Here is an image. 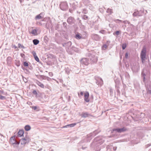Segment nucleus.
<instances>
[{
    "label": "nucleus",
    "instance_id": "obj_1",
    "mask_svg": "<svg viewBox=\"0 0 151 151\" xmlns=\"http://www.w3.org/2000/svg\"><path fill=\"white\" fill-rule=\"evenodd\" d=\"M146 50L145 47H144L141 52L140 53V57L142 60V61L143 63L145 60L146 56Z\"/></svg>",
    "mask_w": 151,
    "mask_h": 151
},
{
    "label": "nucleus",
    "instance_id": "obj_2",
    "mask_svg": "<svg viewBox=\"0 0 151 151\" xmlns=\"http://www.w3.org/2000/svg\"><path fill=\"white\" fill-rule=\"evenodd\" d=\"M10 143L13 145L14 147H17L18 145L19 144L20 142H17L15 139V136H14L11 137Z\"/></svg>",
    "mask_w": 151,
    "mask_h": 151
},
{
    "label": "nucleus",
    "instance_id": "obj_3",
    "mask_svg": "<svg viewBox=\"0 0 151 151\" xmlns=\"http://www.w3.org/2000/svg\"><path fill=\"white\" fill-rule=\"evenodd\" d=\"M89 59L91 61V63L92 64L96 63L97 61V56L93 54H89L88 55Z\"/></svg>",
    "mask_w": 151,
    "mask_h": 151
},
{
    "label": "nucleus",
    "instance_id": "obj_4",
    "mask_svg": "<svg viewBox=\"0 0 151 151\" xmlns=\"http://www.w3.org/2000/svg\"><path fill=\"white\" fill-rule=\"evenodd\" d=\"M60 7L62 10L65 11L67 10L68 8L67 3L65 2H61L60 4Z\"/></svg>",
    "mask_w": 151,
    "mask_h": 151
},
{
    "label": "nucleus",
    "instance_id": "obj_5",
    "mask_svg": "<svg viewBox=\"0 0 151 151\" xmlns=\"http://www.w3.org/2000/svg\"><path fill=\"white\" fill-rule=\"evenodd\" d=\"M77 50V48L75 47H72V48L71 47H68L66 50L67 52L69 54L71 55L73 54L74 51L76 52Z\"/></svg>",
    "mask_w": 151,
    "mask_h": 151
},
{
    "label": "nucleus",
    "instance_id": "obj_6",
    "mask_svg": "<svg viewBox=\"0 0 151 151\" xmlns=\"http://www.w3.org/2000/svg\"><path fill=\"white\" fill-rule=\"evenodd\" d=\"M127 129L126 128L124 127L122 128H116L113 129L112 130V132L114 131L118 133H121L122 132H124L126 131Z\"/></svg>",
    "mask_w": 151,
    "mask_h": 151
},
{
    "label": "nucleus",
    "instance_id": "obj_7",
    "mask_svg": "<svg viewBox=\"0 0 151 151\" xmlns=\"http://www.w3.org/2000/svg\"><path fill=\"white\" fill-rule=\"evenodd\" d=\"M30 139L28 137H25L21 139L20 140L21 144L22 145L28 143Z\"/></svg>",
    "mask_w": 151,
    "mask_h": 151
},
{
    "label": "nucleus",
    "instance_id": "obj_8",
    "mask_svg": "<svg viewBox=\"0 0 151 151\" xmlns=\"http://www.w3.org/2000/svg\"><path fill=\"white\" fill-rule=\"evenodd\" d=\"M94 141L97 142L98 143L102 144L104 142V140L103 139V137L102 136H99L97 137L94 139Z\"/></svg>",
    "mask_w": 151,
    "mask_h": 151
},
{
    "label": "nucleus",
    "instance_id": "obj_9",
    "mask_svg": "<svg viewBox=\"0 0 151 151\" xmlns=\"http://www.w3.org/2000/svg\"><path fill=\"white\" fill-rule=\"evenodd\" d=\"M80 63L81 64L87 65L89 63V61L87 58H84L81 60Z\"/></svg>",
    "mask_w": 151,
    "mask_h": 151
},
{
    "label": "nucleus",
    "instance_id": "obj_10",
    "mask_svg": "<svg viewBox=\"0 0 151 151\" xmlns=\"http://www.w3.org/2000/svg\"><path fill=\"white\" fill-rule=\"evenodd\" d=\"M92 38L96 41H98L100 40L101 37L98 35L93 34L92 35Z\"/></svg>",
    "mask_w": 151,
    "mask_h": 151
},
{
    "label": "nucleus",
    "instance_id": "obj_11",
    "mask_svg": "<svg viewBox=\"0 0 151 151\" xmlns=\"http://www.w3.org/2000/svg\"><path fill=\"white\" fill-rule=\"evenodd\" d=\"M96 83L97 85H101L103 84V80L101 78L97 77L95 78Z\"/></svg>",
    "mask_w": 151,
    "mask_h": 151
},
{
    "label": "nucleus",
    "instance_id": "obj_12",
    "mask_svg": "<svg viewBox=\"0 0 151 151\" xmlns=\"http://www.w3.org/2000/svg\"><path fill=\"white\" fill-rule=\"evenodd\" d=\"M81 117L84 118H86L89 116L93 117V115L89 114L88 112H83L81 115Z\"/></svg>",
    "mask_w": 151,
    "mask_h": 151
},
{
    "label": "nucleus",
    "instance_id": "obj_13",
    "mask_svg": "<svg viewBox=\"0 0 151 151\" xmlns=\"http://www.w3.org/2000/svg\"><path fill=\"white\" fill-rule=\"evenodd\" d=\"M89 96V94L88 92H86L84 94V100L86 102L89 101V99L88 98Z\"/></svg>",
    "mask_w": 151,
    "mask_h": 151
},
{
    "label": "nucleus",
    "instance_id": "obj_14",
    "mask_svg": "<svg viewBox=\"0 0 151 151\" xmlns=\"http://www.w3.org/2000/svg\"><path fill=\"white\" fill-rule=\"evenodd\" d=\"M68 22L70 24H72L74 22V18L72 17H69L67 19Z\"/></svg>",
    "mask_w": 151,
    "mask_h": 151
},
{
    "label": "nucleus",
    "instance_id": "obj_15",
    "mask_svg": "<svg viewBox=\"0 0 151 151\" xmlns=\"http://www.w3.org/2000/svg\"><path fill=\"white\" fill-rule=\"evenodd\" d=\"M37 30L36 29H33L32 30V32H30L29 33H31L34 36L37 35H38L37 33Z\"/></svg>",
    "mask_w": 151,
    "mask_h": 151
},
{
    "label": "nucleus",
    "instance_id": "obj_16",
    "mask_svg": "<svg viewBox=\"0 0 151 151\" xmlns=\"http://www.w3.org/2000/svg\"><path fill=\"white\" fill-rule=\"evenodd\" d=\"M76 125V123H72L70 124H68L67 125H65V126L63 127V128H67L68 127H74Z\"/></svg>",
    "mask_w": 151,
    "mask_h": 151
},
{
    "label": "nucleus",
    "instance_id": "obj_17",
    "mask_svg": "<svg viewBox=\"0 0 151 151\" xmlns=\"http://www.w3.org/2000/svg\"><path fill=\"white\" fill-rule=\"evenodd\" d=\"M24 131L23 130H20L18 133V136L19 137H21L23 135Z\"/></svg>",
    "mask_w": 151,
    "mask_h": 151
},
{
    "label": "nucleus",
    "instance_id": "obj_18",
    "mask_svg": "<svg viewBox=\"0 0 151 151\" xmlns=\"http://www.w3.org/2000/svg\"><path fill=\"white\" fill-rule=\"evenodd\" d=\"M75 37L77 40H80L82 38V36H81L80 34L78 33L76 34Z\"/></svg>",
    "mask_w": 151,
    "mask_h": 151
},
{
    "label": "nucleus",
    "instance_id": "obj_19",
    "mask_svg": "<svg viewBox=\"0 0 151 151\" xmlns=\"http://www.w3.org/2000/svg\"><path fill=\"white\" fill-rule=\"evenodd\" d=\"M42 13H41L39 14H38L36 16L35 18V19L36 20L40 19L42 18Z\"/></svg>",
    "mask_w": 151,
    "mask_h": 151
},
{
    "label": "nucleus",
    "instance_id": "obj_20",
    "mask_svg": "<svg viewBox=\"0 0 151 151\" xmlns=\"http://www.w3.org/2000/svg\"><path fill=\"white\" fill-rule=\"evenodd\" d=\"M97 131H95L93 133H91L90 134L87 135V136L88 137H90V136H95L97 134Z\"/></svg>",
    "mask_w": 151,
    "mask_h": 151
},
{
    "label": "nucleus",
    "instance_id": "obj_21",
    "mask_svg": "<svg viewBox=\"0 0 151 151\" xmlns=\"http://www.w3.org/2000/svg\"><path fill=\"white\" fill-rule=\"evenodd\" d=\"M31 127L29 125H26L24 127V129L26 131H28L31 129Z\"/></svg>",
    "mask_w": 151,
    "mask_h": 151
},
{
    "label": "nucleus",
    "instance_id": "obj_22",
    "mask_svg": "<svg viewBox=\"0 0 151 151\" xmlns=\"http://www.w3.org/2000/svg\"><path fill=\"white\" fill-rule=\"evenodd\" d=\"M33 42L34 45H37L39 43V40L35 39L33 40Z\"/></svg>",
    "mask_w": 151,
    "mask_h": 151
},
{
    "label": "nucleus",
    "instance_id": "obj_23",
    "mask_svg": "<svg viewBox=\"0 0 151 151\" xmlns=\"http://www.w3.org/2000/svg\"><path fill=\"white\" fill-rule=\"evenodd\" d=\"M37 84L39 86L41 87L44 88V85L42 83H41L40 82L38 81V82L37 83Z\"/></svg>",
    "mask_w": 151,
    "mask_h": 151
},
{
    "label": "nucleus",
    "instance_id": "obj_24",
    "mask_svg": "<svg viewBox=\"0 0 151 151\" xmlns=\"http://www.w3.org/2000/svg\"><path fill=\"white\" fill-rule=\"evenodd\" d=\"M106 12L109 13L110 14H111L112 13H113L112 9L109 8L107 9Z\"/></svg>",
    "mask_w": 151,
    "mask_h": 151
},
{
    "label": "nucleus",
    "instance_id": "obj_25",
    "mask_svg": "<svg viewBox=\"0 0 151 151\" xmlns=\"http://www.w3.org/2000/svg\"><path fill=\"white\" fill-rule=\"evenodd\" d=\"M71 45V42H68L66 43V47L67 48L70 47V46Z\"/></svg>",
    "mask_w": 151,
    "mask_h": 151
},
{
    "label": "nucleus",
    "instance_id": "obj_26",
    "mask_svg": "<svg viewBox=\"0 0 151 151\" xmlns=\"http://www.w3.org/2000/svg\"><path fill=\"white\" fill-rule=\"evenodd\" d=\"M147 93L151 94V88L150 86L149 88L148 87L147 88Z\"/></svg>",
    "mask_w": 151,
    "mask_h": 151
},
{
    "label": "nucleus",
    "instance_id": "obj_27",
    "mask_svg": "<svg viewBox=\"0 0 151 151\" xmlns=\"http://www.w3.org/2000/svg\"><path fill=\"white\" fill-rule=\"evenodd\" d=\"M139 14V12L138 11H136L134 12L132 14L133 16L134 17H136Z\"/></svg>",
    "mask_w": 151,
    "mask_h": 151
},
{
    "label": "nucleus",
    "instance_id": "obj_28",
    "mask_svg": "<svg viewBox=\"0 0 151 151\" xmlns=\"http://www.w3.org/2000/svg\"><path fill=\"white\" fill-rule=\"evenodd\" d=\"M99 32L103 34H105L106 33V31L104 30H102L99 31Z\"/></svg>",
    "mask_w": 151,
    "mask_h": 151
},
{
    "label": "nucleus",
    "instance_id": "obj_29",
    "mask_svg": "<svg viewBox=\"0 0 151 151\" xmlns=\"http://www.w3.org/2000/svg\"><path fill=\"white\" fill-rule=\"evenodd\" d=\"M127 45L126 43H124L122 44V47L123 50H124L126 47Z\"/></svg>",
    "mask_w": 151,
    "mask_h": 151
},
{
    "label": "nucleus",
    "instance_id": "obj_30",
    "mask_svg": "<svg viewBox=\"0 0 151 151\" xmlns=\"http://www.w3.org/2000/svg\"><path fill=\"white\" fill-rule=\"evenodd\" d=\"M70 71V70L68 68H65V72L67 74H68V73H69Z\"/></svg>",
    "mask_w": 151,
    "mask_h": 151
},
{
    "label": "nucleus",
    "instance_id": "obj_31",
    "mask_svg": "<svg viewBox=\"0 0 151 151\" xmlns=\"http://www.w3.org/2000/svg\"><path fill=\"white\" fill-rule=\"evenodd\" d=\"M83 19H87L88 18V17L86 15H84L83 17Z\"/></svg>",
    "mask_w": 151,
    "mask_h": 151
},
{
    "label": "nucleus",
    "instance_id": "obj_32",
    "mask_svg": "<svg viewBox=\"0 0 151 151\" xmlns=\"http://www.w3.org/2000/svg\"><path fill=\"white\" fill-rule=\"evenodd\" d=\"M114 21L116 23H118V21H119L120 22H122V21L121 20H119V19H114Z\"/></svg>",
    "mask_w": 151,
    "mask_h": 151
},
{
    "label": "nucleus",
    "instance_id": "obj_33",
    "mask_svg": "<svg viewBox=\"0 0 151 151\" xmlns=\"http://www.w3.org/2000/svg\"><path fill=\"white\" fill-rule=\"evenodd\" d=\"M35 59V60L37 62H39L40 61V60L37 56L34 57Z\"/></svg>",
    "mask_w": 151,
    "mask_h": 151
},
{
    "label": "nucleus",
    "instance_id": "obj_34",
    "mask_svg": "<svg viewBox=\"0 0 151 151\" xmlns=\"http://www.w3.org/2000/svg\"><path fill=\"white\" fill-rule=\"evenodd\" d=\"M5 99V97L4 96H3L0 95V99L1 100H4Z\"/></svg>",
    "mask_w": 151,
    "mask_h": 151
},
{
    "label": "nucleus",
    "instance_id": "obj_35",
    "mask_svg": "<svg viewBox=\"0 0 151 151\" xmlns=\"http://www.w3.org/2000/svg\"><path fill=\"white\" fill-rule=\"evenodd\" d=\"M32 54L33 55L34 57L37 56L36 55V53L34 51H33L32 52Z\"/></svg>",
    "mask_w": 151,
    "mask_h": 151
},
{
    "label": "nucleus",
    "instance_id": "obj_36",
    "mask_svg": "<svg viewBox=\"0 0 151 151\" xmlns=\"http://www.w3.org/2000/svg\"><path fill=\"white\" fill-rule=\"evenodd\" d=\"M107 47V45L106 44H104L103 45V46L102 47V48L103 50H105Z\"/></svg>",
    "mask_w": 151,
    "mask_h": 151
},
{
    "label": "nucleus",
    "instance_id": "obj_37",
    "mask_svg": "<svg viewBox=\"0 0 151 151\" xmlns=\"http://www.w3.org/2000/svg\"><path fill=\"white\" fill-rule=\"evenodd\" d=\"M24 65L25 66H28V63L27 62H24Z\"/></svg>",
    "mask_w": 151,
    "mask_h": 151
},
{
    "label": "nucleus",
    "instance_id": "obj_38",
    "mask_svg": "<svg viewBox=\"0 0 151 151\" xmlns=\"http://www.w3.org/2000/svg\"><path fill=\"white\" fill-rule=\"evenodd\" d=\"M32 93L34 94L37 96V93L36 90H34L32 92Z\"/></svg>",
    "mask_w": 151,
    "mask_h": 151
},
{
    "label": "nucleus",
    "instance_id": "obj_39",
    "mask_svg": "<svg viewBox=\"0 0 151 151\" xmlns=\"http://www.w3.org/2000/svg\"><path fill=\"white\" fill-rule=\"evenodd\" d=\"M141 75H142V77H144V76L145 77V76H146V75L144 73V71H143V72H142Z\"/></svg>",
    "mask_w": 151,
    "mask_h": 151
},
{
    "label": "nucleus",
    "instance_id": "obj_40",
    "mask_svg": "<svg viewBox=\"0 0 151 151\" xmlns=\"http://www.w3.org/2000/svg\"><path fill=\"white\" fill-rule=\"evenodd\" d=\"M120 31H116L115 32V34L117 35H119V33H120Z\"/></svg>",
    "mask_w": 151,
    "mask_h": 151
},
{
    "label": "nucleus",
    "instance_id": "obj_41",
    "mask_svg": "<svg viewBox=\"0 0 151 151\" xmlns=\"http://www.w3.org/2000/svg\"><path fill=\"white\" fill-rule=\"evenodd\" d=\"M11 59V57H8L7 58V62H8L9 61V60Z\"/></svg>",
    "mask_w": 151,
    "mask_h": 151
},
{
    "label": "nucleus",
    "instance_id": "obj_42",
    "mask_svg": "<svg viewBox=\"0 0 151 151\" xmlns=\"http://www.w3.org/2000/svg\"><path fill=\"white\" fill-rule=\"evenodd\" d=\"M125 57L126 58H127L129 57V54L127 52L125 54Z\"/></svg>",
    "mask_w": 151,
    "mask_h": 151
},
{
    "label": "nucleus",
    "instance_id": "obj_43",
    "mask_svg": "<svg viewBox=\"0 0 151 151\" xmlns=\"http://www.w3.org/2000/svg\"><path fill=\"white\" fill-rule=\"evenodd\" d=\"M49 75L51 77L53 76V74L52 72L49 73Z\"/></svg>",
    "mask_w": 151,
    "mask_h": 151
},
{
    "label": "nucleus",
    "instance_id": "obj_44",
    "mask_svg": "<svg viewBox=\"0 0 151 151\" xmlns=\"http://www.w3.org/2000/svg\"><path fill=\"white\" fill-rule=\"evenodd\" d=\"M18 46L19 48H20V47H23V46H22V45L20 43L18 44Z\"/></svg>",
    "mask_w": 151,
    "mask_h": 151
},
{
    "label": "nucleus",
    "instance_id": "obj_45",
    "mask_svg": "<svg viewBox=\"0 0 151 151\" xmlns=\"http://www.w3.org/2000/svg\"><path fill=\"white\" fill-rule=\"evenodd\" d=\"M21 56L23 58H24L25 57V55L24 54L21 53L20 54Z\"/></svg>",
    "mask_w": 151,
    "mask_h": 151
},
{
    "label": "nucleus",
    "instance_id": "obj_46",
    "mask_svg": "<svg viewBox=\"0 0 151 151\" xmlns=\"http://www.w3.org/2000/svg\"><path fill=\"white\" fill-rule=\"evenodd\" d=\"M63 47H65L66 48H67V47H66V43H65L63 44Z\"/></svg>",
    "mask_w": 151,
    "mask_h": 151
},
{
    "label": "nucleus",
    "instance_id": "obj_47",
    "mask_svg": "<svg viewBox=\"0 0 151 151\" xmlns=\"http://www.w3.org/2000/svg\"><path fill=\"white\" fill-rule=\"evenodd\" d=\"M117 149L116 147H113V149L114 151H116Z\"/></svg>",
    "mask_w": 151,
    "mask_h": 151
},
{
    "label": "nucleus",
    "instance_id": "obj_48",
    "mask_svg": "<svg viewBox=\"0 0 151 151\" xmlns=\"http://www.w3.org/2000/svg\"><path fill=\"white\" fill-rule=\"evenodd\" d=\"M70 96H69L68 97V101H70Z\"/></svg>",
    "mask_w": 151,
    "mask_h": 151
},
{
    "label": "nucleus",
    "instance_id": "obj_49",
    "mask_svg": "<svg viewBox=\"0 0 151 151\" xmlns=\"http://www.w3.org/2000/svg\"><path fill=\"white\" fill-rule=\"evenodd\" d=\"M150 146H151V143H150L147 145H146V147H148Z\"/></svg>",
    "mask_w": 151,
    "mask_h": 151
},
{
    "label": "nucleus",
    "instance_id": "obj_50",
    "mask_svg": "<svg viewBox=\"0 0 151 151\" xmlns=\"http://www.w3.org/2000/svg\"><path fill=\"white\" fill-rule=\"evenodd\" d=\"M143 77V81H145V76H144V77Z\"/></svg>",
    "mask_w": 151,
    "mask_h": 151
},
{
    "label": "nucleus",
    "instance_id": "obj_51",
    "mask_svg": "<svg viewBox=\"0 0 151 151\" xmlns=\"http://www.w3.org/2000/svg\"><path fill=\"white\" fill-rule=\"evenodd\" d=\"M80 94L81 96H83V92H81L80 93Z\"/></svg>",
    "mask_w": 151,
    "mask_h": 151
},
{
    "label": "nucleus",
    "instance_id": "obj_52",
    "mask_svg": "<svg viewBox=\"0 0 151 151\" xmlns=\"http://www.w3.org/2000/svg\"><path fill=\"white\" fill-rule=\"evenodd\" d=\"M37 107L36 106H35L33 107V109L34 110H36V109H37Z\"/></svg>",
    "mask_w": 151,
    "mask_h": 151
},
{
    "label": "nucleus",
    "instance_id": "obj_53",
    "mask_svg": "<svg viewBox=\"0 0 151 151\" xmlns=\"http://www.w3.org/2000/svg\"><path fill=\"white\" fill-rule=\"evenodd\" d=\"M20 65V63H19V65H18L17 66H19Z\"/></svg>",
    "mask_w": 151,
    "mask_h": 151
},
{
    "label": "nucleus",
    "instance_id": "obj_54",
    "mask_svg": "<svg viewBox=\"0 0 151 151\" xmlns=\"http://www.w3.org/2000/svg\"><path fill=\"white\" fill-rule=\"evenodd\" d=\"M47 79H49L50 78L48 77H47Z\"/></svg>",
    "mask_w": 151,
    "mask_h": 151
},
{
    "label": "nucleus",
    "instance_id": "obj_55",
    "mask_svg": "<svg viewBox=\"0 0 151 151\" xmlns=\"http://www.w3.org/2000/svg\"><path fill=\"white\" fill-rule=\"evenodd\" d=\"M20 0V2H22L21 0Z\"/></svg>",
    "mask_w": 151,
    "mask_h": 151
},
{
    "label": "nucleus",
    "instance_id": "obj_56",
    "mask_svg": "<svg viewBox=\"0 0 151 151\" xmlns=\"http://www.w3.org/2000/svg\"><path fill=\"white\" fill-rule=\"evenodd\" d=\"M78 96H79L80 95H79V93H78Z\"/></svg>",
    "mask_w": 151,
    "mask_h": 151
},
{
    "label": "nucleus",
    "instance_id": "obj_57",
    "mask_svg": "<svg viewBox=\"0 0 151 151\" xmlns=\"http://www.w3.org/2000/svg\"><path fill=\"white\" fill-rule=\"evenodd\" d=\"M150 151H151V149L150 150Z\"/></svg>",
    "mask_w": 151,
    "mask_h": 151
}]
</instances>
